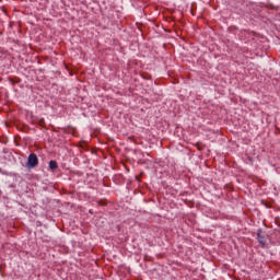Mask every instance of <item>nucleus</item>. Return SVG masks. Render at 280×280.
I'll return each mask as SVG.
<instances>
[{"mask_svg": "<svg viewBox=\"0 0 280 280\" xmlns=\"http://www.w3.org/2000/svg\"><path fill=\"white\" fill-rule=\"evenodd\" d=\"M49 168L50 170H58V162L57 161H50L49 162Z\"/></svg>", "mask_w": 280, "mask_h": 280, "instance_id": "nucleus-2", "label": "nucleus"}, {"mask_svg": "<svg viewBox=\"0 0 280 280\" xmlns=\"http://www.w3.org/2000/svg\"><path fill=\"white\" fill-rule=\"evenodd\" d=\"M26 165L27 167H36L38 165V156L34 153L30 154Z\"/></svg>", "mask_w": 280, "mask_h": 280, "instance_id": "nucleus-1", "label": "nucleus"}, {"mask_svg": "<svg viewBox=\"0 0 280 280\" xmlns=\"http://www.w3.org/2000/svg\"><path fill=\"white\" fill-rule=\"evenodd\" d=\"M258 238H259L260 244H262V246H264V244H266V243H264V241L260 238V236H258Z\"/></svg>", "mask_w": 280, "mask_h": 280, "instance_id": "nucleus-3", "label": "nucleus"}]
</instances>
